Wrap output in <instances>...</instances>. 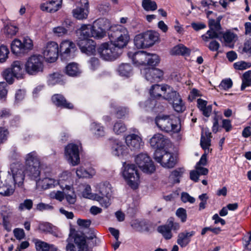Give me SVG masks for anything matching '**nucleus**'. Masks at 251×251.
Instances as JSON below:
<instances>
[{"label":"nucleus","instance_id":"nucleus-49","mask_svg":"<svg viewBox=\"0 0 251 251\" xmlns=\"http://www.w3.org/2000/svg\"><path fill=\"white\" fill-rule=\"evenodd\" d=\"M233 67L236 70H243L250 68L251 67V63L241 61L234 63Z\"/></svg>","mask_w":251,"mask_h":251},{"label":"nucleus","instance_id":"nucleus-13","mask_svg":"<svg viewBox=\"0 0 251 251\" xmlns=\"http://www.w3.org/2000/svg\"><path fill=\"white\" fill-rule=\"evenodd\" d=\"M65 155L73 166L77 165L80 161L79 146L73 143L68 144L65 149Z\"/></svg>","mask_w":251,"mask_h":251},{"label":"nucleus","instance_id":"nucleus-19","mask_svg":"<svg viewBox=\"0 0 251 251\" xmlns=\"http://www.w3.org/2000/svg\"><path fill=\"white\" fill-rule=\"evenodd\" d=\"M94 25L93 24H83L76 31L79 40H91L93 37Z\"/></svg>","mask_w":251,"mask_h":251},{"label":"nucleus","instance_id":"nucleus-20","mask_svg":"<svg viewBox=\"0 0 251 251\" xmlns=\"http://www.w3.org/2000/svg\"><path fill=\"white\" fill-rule=\"evenodd\" d=\"M173 119L169 115H158L155 119V123L158 128L166 132L172 131L171 123Z\"/></svg>","mask_w":251,"mask_h":251},{"label":"nucleus","instance_id":"nucleus-51","mask_svg":"<svg viewBox=\"0 0 251 251\" xmlns=\"http://www.w3.org/2000/svg\"><path fill=\"white\" fill-rule=\"evenodd\" d=\"M18 31V28L16 26L7 25L4 28V32L8 36L15 35Z\"/></svg>","mask_w":251,"mask_h":251},{"label":"nucleus","instance_id":"nucleus-53","mask_svg":"<svg viewBox=\"0 0 251 251\" xmlns=\"http://www.w3.org/2000/svg\"><path fill=\"white\" fill-rule=\"evenodd\" d=\"M221 35H222V39L223 38L224 41L227 43H230L236 36L235 34L229 31H226L225 33L223 32Z\"/></svg>","mask_w":251,"mask_h":251},{"label":"nucleus","instance_id":"nucleus-6","mask_svg":"<svg viewBox=\"0 0 251 251\" xmlns=\"http://www.w3.org/2000/svg\"><path fill=\"white\" fill-rule=\"evenodd\" d=\"M25 164V174L31 179L38 180L41 172L40 162L35 151L31 152L27 154Z\"/></svg>","mask_w":251,"mask_h":251},{"label":"nucleus","instance_id":"nucleus-44","mask_svg":"<svg viewBox=\"0 0 251 251\" xmlns=\"http://www.w3.org/2000/svg\"><path fill=\"white\" fill-rule=\"evenodd\" d=\"M126 130V127L125 124L120 121L115 123L113 126V131L117 134H120L124 132Z\"/></svg>","mask_w":251,"mask_h":251},{"label":"nucleus","instance_id":"nucleus-60","mask_svg":"<svg viewBox=\"0 0 251 251\" xmlns=\"http://www.w3.org/2000/svg\"><path fill=\"white\" fill-rule=\"evenodd\" d=\"M181 200L184 203L189 202L191 203H194L195 201V199L187 192H182L181 193Z\"/></svg>","mask_w":251,"mask_h":251},{"label":"nucleus","instance_id":"nucleus-17","mask_svg":"<svg viewBox=\"0 0 251 251\" xmlns=\"http://www.w3.org/2000/svg\"><path fill=\"white\" fill-rule=\"evenodd\" d=\"M108 144L111 147L112 153L115 156L123 157L128 153V149L126 145L120 140L109 138Z\"/></svg>","mask_w":251,"mask_h":251},{"label":"nucleus","instance_id":"nucleus-27","mask_svg":"<svg viewBox=\"0 0 251 251\" xmlns=\"http://www.w3.org/2000/svg\"><path fill=\"white\" fill-rule=\"evenodd\" d=\"M167 89H169V85L167 84L162 86L158 84L152 85L149 91L150 96L157 100L160 98L162 99L163 96H162L161 92L163 93L166 92Z\"/></svg>","mask_w":251,"mask_h":251},{"label":"nucleus","instance_id":"nucleus-39","mask_svg":"<svg viewBox=\"0 0 251 251\" xmlns=\"http://www.w3.org/2000/svg\"><path fill=\"white\" fill-rule=\"evenodd\" d=\"M66 74L72 76H76L79 75L81 72L78 67L77 64L75 63H71L66 67Z\"/></svg>","mask_w":251,"mask_h":251},{"label":"nucleus","instance_id":"nucleus-34","mask_svg":"<svg viewBox=\"0 0 251 251\" xmlns=\"http://www.w3.org/2000/svg\"><path fill=\"white\" fill-rule=\"evenodd\" d=\"M132 70L133 68L130 64L124 63L121 64L117 69L120 75L126 77H128L132 75Z\"/></svg>","mask_w":251,"mask_h":251},{"label":"nucleus","instance_id":"nucleus-55","mask_svg":"<svg viewBox=\"0 0 251 251\" xmlns=\"http://www.w3.org/2000/svg\"><path fill=\"white\" fill-rule=\"evenodd\" d=\"M176 215L180 219L182 223L186 222L187 220V213L186 210L183 208H178L176 213Z\"/></svg>","mask_w":251,"mask_h":251},{"label":"nucleus","instance_id":"nucleus-8","mask_svg":"<svg viewBox=\"0 0 251 251\" xmlns=\"http://www.w3.org/2000/svg\"><path fill=\"white\" fill-rule=\"evenodd\" d=\"M15 186L9 171L7 173L0 171V194L4 196L12 195Z\"/></svg>","mask_w":251,"mask_h":251},{"label":"nucleus","instance_id":"nucleus-37","mask_svg":"<svg viewBox=\"0 0 251 251\" xmlns=\"http://www.w3.org/2000/svg\"><path fill=\"white\" fill-rule=\"evenodd\" d=\"M37 251H57V249L52 244H49L41 240H37L35 242Z\"/></svg>","mask_w":251,"mask_h":251},{"label":"nucleus","instance_id":"nucleus-25","mask_svg":"<svg viewBox=\"0 0 251 251\" xmlns=\"http://www.w3.org/2000/svg\"><path fill=\"white\" fill-rule=\"evenodd\" d=\"M163 72L162 70L152 67L150 68L146 73L145 78L151 83L158 82L163 77Z\"/></svg>","mask_w":251,"mask_h":251},{"label":"nucleus","instance_id":"nucleus-59","mask_svg":"<svg viewBox=\"0 0 251 251\" xmlns=\"http://www.w3.org/2000/svg\"><path fill=\"white\" fill-rule=\"evenodd\" d=\"M215 116L213 118V125L212 126V131L216 133L219 130V120L222 119V116L217 115L216 111H214Z\"/></svg>","mask_w":251,"mask_h":251},{"label":"nucleus","instance_id":"nucleus-43","mask_svg":"<svg viewBox=\"0 0 251 251\" xmlns=\"http://www.w3.org/2000/svg\"><path fill=\"white\" fill-rule=\"evenodd\" d=\"M111 107L116 109V115L118 119H122L128 114L129 109L127 107L120 106L116 108L114 103L111 104Z\"/></svg>","mask_w":251,"mask_h":251},{"label":"nucleus","instance_id":"nucleus-54","mask_svg":"<svg viewBox=\"0 0 251 251\" xmlns=\"http://www.w3.org/2000/svg\"><path fill=\"white\" fill-rule=\"evenodd\" d=\"M33 206V202L31 200L26 199L23 202L21 203L19 206V209L21 211L25 209L30 210Z\"/></svg>","mask_w":251,"mask_h":251},{"label":"nucleus","instance_id":"nucleus-30","mask_svg":"<svg viewBox=\"0 0 251 251\" xmlns=\"http://www.w3.org/2000/svg\"><path fill=\"white\" fill-rule=\"evenodd\" d=\"M36 182L37 187H41L43 189L52 188L59 184L58 180L48 177H45L41 180H36Z\"/></svg>","mask_w":251,"mask_h":251},{"label":"nucleus","instance_id":"nucleus-35","mask_svg":"<svg viewBox=\"0 0 251 251\" xmlns=\"http://www.w3.org/2000/svg\"><path fill=\"white\" fill-rule=\"evenodd\" d=\"M209 29L207 31L206 34L208 35L206 36L205 35H202L201 36V38L205 42H207L209 39H218L220 41H222V37L221 36V34H223V32L219 31L217 32L215 30H214V27H209Z\"/></svg>","mask_w":251,"mask_h":251},{"label":"nucleus","instance_id":"nucleus-7","mask_svg":"<svg viewBox=\"0 0 251 251\" xmlns=\"http://www.w3.org/2000/svg\"><path fill=\"white\" fill-rule=\"evenodd\" d=\"M25 72L29 75H35L44 70V59L40 55L34 54L29 57L25 64Z\"/></svg>","mask_w":251,"mask_h":251},{"label":"nucleus","instance_id":"nucleus-61","mask_svg":"<svg viewBox=\"0 0 251 251\" xmlns=\"http://www.w3.org/2000/svg\"><path fill=\"white\" fill-rule=\"evenodd\" d=\"M92 221L89 219H78L77 220V224L82 228H87L91 225Z\"/></svg>","mask_w":251,"mask_h":251},{"label":"nucleus","instance_id":"nucleus-29","mask_svg":"<svg viewBox=\"0 0 251 251\" xmlns=\"http://www.w3.org/2000/svg\"><path fill=\"white\" fill-rule=\"evenodd\" d=\"M150 143L154 149H164L166 144V139L161 134H156L150 139Z\"/></svg>","mask_w":251,"mask_h":251},{"label":"nucleus","instance_id":"nucleus-5","mask_svg":"<svg viewBox=\"0 0 251 251\" xmlns=\"http://www.w3.org/2000/svg\"><path fill=\"white\" fill-rule=\"evenodd\" d=\"M158 33L152 30H147L135 36L134 43L138 49L152 47L158 40Z\"/></svg>","mask_w":251,"mask_h":251},{"label":"nucleus","instance_id":"nucleus-58","mask_svg":"<svg viewBox=\"0 0 251 251\" xmlns=\"http://www.w3.org/2000/svg\"><path fill=\"white\" fill-rule=\"evenodd\" d=\"M164 149H156L153 154L154 159L158 163L161 162L163 154L165 151Z\"/></svg>","mask_w":251,"mask_h":251},{"label":"nucleus","instance_id":"nucleus-9","mask_svg":"<svg viewBox=\"0 0 251 251\" xmlns=\"http://www.w3.org/2000/svg\"><path fill=\"white\" fill-rule=\"evenodd\" d=\"M162 99L172 103L173 107L176 111L182 112L184 111V105L180 96L171 86H169V89H167V91L163 93Z\"/></svg>","mask_w":251,"mask_h":251},{"label":"nucleus","instance_id":"nucleus-31","mask_svg":"<svg viewBox=\"0 0 251 251\" xmlns=\"http://www.w3.org/2000/svg\"><path fill=\"white\" fill-rule=\"evenodd\" d=\"M53 103L58 107L64 108L72 109L73 105L72 103L67 101L64 97L60 94H55L51 98Z\"/></svg>","mask_w":251,"mask_h":251},{"label":"nucleus","instance_id":"nucleus-42","mask_svg":"<svg viewBox=\"0 0 251 251\" xmlns=\"http://www.w3.org/2000/svg\"><path fill=\"white\" fill-rule=\"evenodd\" d=\"M142 5L144 10L147 11H154L157 8L156 2L151 0H143Z\"/></svg>","mask_w":251,"mask_h":251},{"label":"nucleus","instance_id":"nucleus-22","mask_svg":"<svg viewBox=\"0 0 251 251\" xmlns=\"http://www.w3.org/2000/svg\"><path fill=\"white\" fill-rule=\"evenodd\" d=\"M81 6L77 7L73 10V16L78 20H83L87 18L88 11V1L87 0H80Z\"/></svg>","mask_w":251,"mask_h":251},{"label":"nucleus","instance_id":"nucleus-47","mask_svg":"<svg viewBox=\"0 0 251 251\" xmlns=\"http://www.w3.org/2000/svg\"><path fill=\"white\" fill-rule=\"evenodd\" d=\"M22 43L24 52L32 49V41L28 37H24L22 40Z\"/></svg>","mask_w":251,"mask_h":251},{"label":"nucleus","instance_id":"nucleus-57","mask_svg":"<svg viewBox=\"0 0 251 251\" xmlns=\"http://www.w3.org/2000/svg\"><path fill=\"white\" fill-rule=\"evenodd\" d=\"M232 84V81L230 78H226L222 80L219 85V87L226 90L231 88Z\"/></svg>","mask_w":251,"mask_h":251},{"label":"nucleus","instance_id":"nucleus-16","mask_svg":"<svg viewBox=\"0 0 251 251\" xmlns=\"http://www.w3.org/2000/svg\"><path fill=\"white\" fill-rule=\"evenodd\" d=\"M10 173L15 188L16 185L18 187H22L25 175V173H24V169L23 165L18 163L12 164L11 166Z\"/></svg>","mask_w":251,"mask_h":251},{"label":"nucleus","instance_id":"nucleus-56","mask_svg":"<svg viewBox=\"0 0 251 251\" xmlns=\"http://www.w3.org/2000/svg\"><path fill=\"white\" fill-rule=\"evenodd\" d=\"M105 133L104 127L101 126L100 124L95 123V137L99 138L104 136Z\"/></svg>","mask_w":251,"mask_h":251},{"label":"nucleus","instance_id":"nucleus-64","mask_svg":"<svg viewBox=\"0 0 251 251\" xmlns=\"http://www.w3.org/2000/svg\"><path fill=\"white\" fill-rule=\"evenodd\" d=\"M76 174L79 178L89 177L90 175L83 168L79 167L76 171Z\"/></svg>","mask_w":251,"mask_h":251},{"label":"nucleus","instance_id":"nucleus-26","mask_svg":"<svg viewBox=\"0 0 251 251\" xmlns=\"http://www.w3.org/2000/svg\"><path fill=\"white\" fill-rule=\"evenodd\" d=\"M62 3V0H51L42 3L40 9L43 11L53 13L61 8Z\"/></svg>","mask_w":251,"mask_h":251},{"label":"nucleus","instance_id":"nucleus-12","mask_svg":"<svg viewBox=\"0 0 251 251\" xmlns=\"http://www.w3.org/2000/svg\"><path fill=\"white\" fill-rule=\"evenodd\" d=\"M179 228V224L175 222L174 218L170 217L167 220V224L159 226L157 231L162 234L166 240H170L173 237L172 230L176 232Z\"/></svg>","mask_w":251,"mask_h":251},{"label":"nucleus","instance_id":"nucleus-38","mask_svg":"<svg viewBox=\"0 0 251 251\" xmlns=\"http://www.w3.org/2000/svg\"><path fill=\"white\" fill-rule=\"evenodd\" d=\"M10 69L12 71L17 78L19 79L23 77V64L20 61H14L12 65L11 68H10Z\"/></svg>","mask_w":251,"mask_h":251},{"label":"nucleus","instance_id":"nucleus-62","mask_svg":"<svg viewBox=\"0 0 251 251\" xmlns=\"http://www.w3.org/2000/svg\"><path fill=\"white\" fill-rule=\"evenodd\" d=\"M68 30L64 27L59 26L53 28V32L57 36H62L67 34Z\"/></svg>","mask_w":251,"mask_h":251},{"label":"nucleus","instance_id":"nucleus-28","mask_svg":"<svg viewBox=\"0 0 251 251\" xmlns=\"http://www.w3.org/2000/svg\"><path fill=\"white\" fill-rule=\"evenodd\" d=\"M196 232L191 231L180 232L177 236V243L182 248L187 246L191 241V238L195 235Z\"/></svg>","mask_w":251,"mask_h":251},{"label":"nucleus","instance_id":"nucleus-50","mask_svg":"<svg viewBox=\"0 0 251 251\" xmlns=\"http://www.w3.org/2000/svg\"><path fill=\"white\" fill-rule=\"evenodd\" d=\"M200 145L201 148L206 150L209 149V147L211 146V139L209 138H206L202 132L201 137Z\"/></svg>","mask_w":251,"mask_h":251},{"label":"nucleus","instance_id":"nucleus-52","mask_svg":"<svg viewBox=\"0 0 251 251\" xmlns=\"http://www.w3.org/2000/svg\"><path fill=\"white\" fill-rule=\"evenodd\" d=\"M176 159L173 154L172 156H169V158L165 162H163L161 166L164 168H172L176 165Z\"/></svg>","mask_w":251,"mask_h":251},{"label":"nucleus","instance_id":"nucleus-46","mask_svg":"<svg viewBox=\"0 0 251 251\" xmlns=\"http://www.w3.org/2000/svg\"><path fill=\"white\" fill-rule=\"evenodd\" d=\"M3 77L6 80L7 82L9 84H11L13 83L14 78L16 77L15 76L14 74L13 73L12 71L10 69H7L5 70L3 72Z\"/></svg>","mask_w":251,"mask_h":251},{"label":"nucleus","instance_id":"nucleus-18","mask_svg":"<svg viewBox=\"0 0 251 251\" xmlns=\"http://www.w3.org/2000/svg\"><path fill=\"white\" fill-rule=\"evenodd\" d=\"M58 46L55 42L47 43L43 54L47 61L52 63L56 61L58 56Z\"/></svg>","mask_w":251,"mask_h":251},{"label":"nucleus","instance_id":"nucleus-45","mask_svg":"<svg viewBox=\"0 0 251 251\" xmlns=\"http://www.w3.org/2000/svg\"><path fill=\"white\" fill-rule=\"evenodd\" d=\"M131 226L138 231L149 232L150 231V228L146 222L134 223L131 224Z\"/></svg>","mask_w":251,"mask_h":251},{"label":"nucleus","instance_id":"nucleus-33","mask_svg":"<svg viewBox=\"0 0 251 251\" xmlns=\"http://www.w3.org/2000/svg\"><path fill=\"white\" fill-rule=\"evenodd\" d=\"M191 53V50L182 44L175 46L171 51L172 55H182L188 56Z\"/></svg>","mask_w":251,"mask_h":251},{"label":"nucleus","instance_id":"nucleus-10","mask_svg":"<svg viewBox=\"0 0 251 251\" xmlns=\"http://www.w3.org/2000/svg\"><path fill=\"white\" fill-rule=\"evenodd\" d=\"M135 161L138 167L145 173L151 174L155 171L152 160L147 153L139 154L135 157Z\"/></svg>","mask_w":251,"mask_h":251},{"label":"nucleus","instance_id":"nucleus-21","mask_svg":"<svg viewBox=\"0 0 251 251\" xmlns=\"http://www.w3.org/2000/svg\"><path fill=\"white\" fill-rule=\"evenodd\" d=\"M126 146L131 150L136 151L140 149L144 143L141 138L135 134H131L127 135L125 138Z\"/></svg>","mask_w":251,"mask_h":251},{"label":"nucleus","instance_id":"nucleus-14","mask_svg":"<svg viewBox=\"0 0 251 251\" xmlns=\"http://www.w3.org/2000/svg\"><path fill=\"white\" fill-rule=\"evenodd\" d=\"M97 29L95 28V39H101L106 36L111 27L110 21L105 18H100L95 20Z\"/></svg>","mask_w":251,"mask_h":251},{"label":"nucleus","instance_id":"nucleus-11","mask_svg":"<svg viewBox=\"0 0 251 251\" xmlns=\"http://www.w3.org/2000/svg\"><path fill=\"white\" fill-rule=\"evenodd\" d=\"M94 237V233L93 230L85 233V238L82 236L76 234L74 238V242L77 247L78 251H92V248L89 245V240H92ZM91 242L93 244V241Z\"/></svg>","mask_w":251,"mask_h":251},{"label":"nucleus","instance_id":"nucleus-24","mask_svg":"<svg viewBox=\"0 0 251 251\" xmlns=\"http://www.w3.org/2000/svg\"><path fill=\"white\" fill-rule=\"evenodd\" d=\"M127 32H128L127 29L123 25H112L107 32L110 43L123 35V33H126Z\"/></svg>","mask_w":251,"mask_h":251},{"label":"nucleus","instance_id":"nucleus-1","mask_svg":"<svg viewBox=\"0 0 251 251\" xmlns=\"http://www.w3.org/2000/svg\"><path fill=\"white\" fill-rule=\"evenodd\" d=\"M130 40L128 31L123 33L110 44L105 42L98 48L97 52L100 57L105 61H113L118 58L123 52V49L128 44Z\"/></svg>","mask_w":251,"mask_h":251},{"label":"nucleus","instance_id":"nucleus-4","mask_svg":"<svg viewBox=\"0 0 251 251\" xmlns=\"http://www.w3.org/2000/svg\"><path fill=\"white\" fill-rule=\"evenodd\" d=\"M95 201L99 202L100 205L107 208L110 205L109 201L112 196V186L108 181L101 182L96 187Z\"/></svg>","mask_w":251,"mask_h":251},{"label":"nucleus","instance_id":"nucleus-63","mask_svg":"<svg viewBox=\"0 0 251 251\" xmlns=\"http://www.w3.org/2000/svg\"><path fill=\"white\" fill-rule=\"evenodd\" d=\"M65 198L70 204H74L76 200V196L74 191L71 192H65Z\"/></svg>","mask_w":251,"mask_h":251},{"label":"nucleus","instance_id":"nucleus-2","mask_svg":"<svg viewBox=\"0 0 251 251\" xmlns=\"http://www.w3.org/2000/svg\"><path fill=\"white\" fill-rule=\"evenodd\" d=\"M127 56L132 60V63L136 66L148 65L153 67L160 62V58L158 55L149 53L144 51H138L135 52L129 51Z\"/></svg>","mask_w":251,"mask_h":251},{"label":"nucleus","instance_id":"nucleus-40","mask_svg":"<svg viewBox=\"0 0 251 251\" xmlns=\"http://www.w3.org/2000/svg\"><path fill=\"white\" fill-rule=\"evenodd\" d=\"M12 52L16 54L24 53L22 43V40L15 39L11 44Z\"/></svg>","mask_w":251,"mask_h":251},{"label":"nucleus","instance_id":"nucleus-36","mask_svg":"<svg viewBox=\"0 0 251 251\" xmlns=\"http://www.w3.org/2000/svg\"><path fill=\"white\" fill-rule=\"evenodd\" d=\"M185 172L183 167H179L173 170L169 176V178L172 181L174 184L179 183L180 181V178L182 177Z\"/></svg>","mask_w":251,"mask_h":251},{"label":"nucleus","instance_id":"nucleus-3","mask_svg":"<svg viewBox=\"0 0 251 251\" xmlns=\"http://www.w3.org/2000/svg\"><path fill=\"white\" fill-rule=\"evenodd\" d=\"M122 175L127 184L131 189L136 190L138 188V181L139 180L140 176L135 165L126 163V162H124L122 167Z\"/></svg>","mask_w":251,"mask_h":251},{"label":"nucleus","instance_id":"nucleus-32","mask_svg":"<svg viewBox=\"0 0 251 251\" xmlns=\"http://www.w3.org/2000/svg\"><path fill=\"white\" fill-rule=\"evenodd\" d=\"M157 99L155 98H149L144 102H140L139 104L141 108L147 111L157 112L156 106L157 104Z\"/></svg>","mask_w":251,"mask_h":251},{"label":"nucleus","instance_id":"nucleus-15","mask_svg":"<svg viewBox=\"0 0 251 251\" xmlns=\"http://www.w3.org/2000/svg\"><path fill=\"white\" fill-rule=\"evenodd\" d=\"M76 47L75 43L69 40L63 41L60 45V57L62 60H68L73 58Z\"/></svg>","mask_w":251,"mask_h":251},{"label":"nucleus","instance_id":"nucleus-23","mask_svg":"<svg viewBox=\"0 0 251 251\" xmlns=\"http://www.w3.org/2000/svg\"><path fill=\"white\" fill-rule=\"evenodd\" d=\"M81 51L88 56L94 54V42L91 40H79L77 43Z\"/></svg>","mask_w":251,"mask_h":251},{"label":"nucleus","instance_id":"nucleus-48","mask_svg":"<svg viewBox=\"0 0 251 251\" xmlns=\"http://www.w3.org/2000/svg\"><path fill=\"white\" fill-rule=\"evenodd\" d=\"M9 50L8 48L4 46L1 45L0 46V62L3 63L6 61L8 58V54H9Z\"/></svg>","mask_w":251,"mask_h":251},{"label":"nucleus","instance_id":"nucleus-41","mask_svg":"<svg viewBox=\"0 0 251 251\" xmlns=\"http://www.w3.org/2000/svg\"><path fill=\"white\" fill-rule=\"evenodd\" d=\"M63 76L59 73H54L50 74L48 77V84L50 85H54L60 83L62 81Z\"/></svg>","mask_w":251,"mask_h":251}]
</instances>
